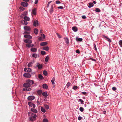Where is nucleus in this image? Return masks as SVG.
I'll return each instance as SVG.
<instances>
[{"instance_id":"nucleus-61","label":"nucleus","mask_w":122,"mask_h":122,"mask_svg":"<svg viewBox=\"0 0 122 122\" xmlns=\"http://www.w3.org/2000/svg\"><path fill=\"white\" fill-rule=\"evenodd\" d=\"M107 39V41H109V42H111V40L110 39L108 38Z\"/></svg>"},{"instance_id":"nucleus-63","label":"nucleus","mask_w":122,"mask_h":122,"mask_svg":"<svg viewBox=\"0 0 122 122\" xmlns=\"http://www.w3.org/2000/svg\"><path fill=\"white\" fill-rule=\"evenodd\" d=\"M49 4H50L49 3H48V4H47V8H48L49 7Z\"/></svg>"},{"instance_id":"nucleus-30","label":"nucleus","mask_w":122,"mask_h":122,"mask_svg":"<svg viewBox=\"0 0 122 122\" xmlns=\"http://www.w3.org/2000/svg\"><path fill=\"white\" fill-rule=\"evenodd\" d=\"M38 77L41 79H44L43 77L41 74H39L38 75Z\"/></svg>"},{"instance_id":"nucleus-19","label":"nucleus","mask_w":122,"mask_h":122,"mask_svg":"<svg viewBox=\"0 0 122 122\" xmlns=\"http://www.w3.org/2000/svg\"><path fill=\"white\" fill-rule=\"evenodd\" d=\"M53 11V5H51V8L50 9V13H51Z\"/></svg>"},{"instance_id":"nucleus-38","label":"nucleus","mask_w":122,"mask_h":122,"mask_svg":"<svg viewBox=\"0 0 122 122\" xmlns=\"http://www.w3.org/2000/svg\"><path fill=\"white\" fill-rule=\"evenodd\" d=\"M32 63L31 62L29 63L28 65V67H30L31 66H32Z\"/></svg>"},{"instance_id":"nucleus-35","label":"nucleus","mask_w":122,"mask_h":122,"mask_svg":"<svg viewBox=\"0 0 122 122\" xmlns=\"http://www.w3.org/2000/svg\"><path fill=\"white\" fill-rule=\"evenodd\" d=\"M42 92V90H39L37 91V93L39 95H41Z\"/></svg>"},{"instance_id":"nucleus-10","label":"nucleus","mask_w":122,"mask_h":122,"mask_svg":"<svg viewBox=\"0 0 122 122\" xmlns=\"http://www.w3.org/2000/svg\"><path fill=\"white\" fill-rule=\"evenodd\" d=\"M21 5L22 6L25 7L27 6L28 5V4L27 3L23 2L21 3Z\"/></svg>"},{"instance_id":"nucleus-48","label":"nucleus","mask_w":122,"mask_h":122,"mask_svg":"<svg viewBox=\"0 0 122 122\" xmlns=\"http://www.w3.org/2000/svg\"><path fill=\"white\" fill-rule=\"evenodd\" d=\"M77 86H74L73 87V89L75 90L76 89H77Z\"/></svg>"},{"instance_id":"nucleus-59","label":"nucleus","mask_w":122,"mask_h":122,"mask_svg":"<svg viewBox=\"0 0 122 122\" xmlns=\"http://www.w3.org/2000/svg\"><path fill=\"white\" fill-rule=\"evenodd\" d=\"M94 47L95 50L96 51L97 50L96 46V45L95 44H94Z\"/></svg>"},{"instance_id":"nucleus-27","label":"nucleus","mask_w":122,"mask_h":122,"mask_svg":"<svg viewBox=\"0 0 122 122\" xmlns=\"http://www.w3.org/2000/svg\"><path fill=\"white\" fill-rule=\"evenodd\" d=\"M34 32L36 34H37L38 32V29L36 28H35L34 30Z\"/></svg>"},{"instance_id":"nucleus-33","label":"nucleus","mask_w":122,"mask_h":122,"mask_svg":"<svg viewBox=\"0 0 122 122\" xmlns=\"http://www.w3.org/2000/svg\"><path fill=\"white\" fill-rule=\"evenodd\" d=\"M119 43L120 46L122 47V40H120L119 41Z\"/></svg>"},{"instance_id":"nucleus-51","label":"nucleus","mask_w":122,"mask_h":122,"mask_svg":"<svg viewBox=\"0 0 122 122\" xmlns=\"http://www.w3.org/2000/svg\"><path fill=\"white\" fill-rule=\"evenodd\" d=\"M41 35V37H42L43 39H44L45 38V36L44 34H42Z\"/></svg>"},{"instance_id":"nucleus-39","label":"nucleus","mask_w":122,"mask_h":122,"mask_svg":"<svg viewBox=\"0 0 122 122\" xmlns=\"http://www.w3.org/2000/svg\"><path fill=\"white\" fill-rule=\"evenodd\" d=\"M41 53L43 55H44L46 54V52L44 51H41Z\"/></svg>"},{"instance_id":"nucleus-11","label":"nucleus","mask_w":122,"mask_h":122,"mask_svg":"<svg viewBox=\"0 0 122 122\" xmlns=\"http://www.w3.org/2000/svg\"><path fill=\"white\" fill-rule=\"evenodd\" d=\"M24 37L26 38L30 39H31L32 38L31 36L29 35H24Z\"/></svg>"},{"instance_id":"nucleus-26","label":"nucleus","mask_w":122,"mask_h":122,"mask_svg":"<svg viewBox=\"0 0 122 122\" xmlns=\"http://www.w3.org/2000/svg\"><path fill=\"white\" fill-rule=\"evenodd\" d=\"M32 13L34 15H36V9H34L32 11Z\"/></svg>"},{"instance_id":"nucleus-8","label":"nucleus","mask_w":122,"mask_h":122,"mask_svg":"<svg viewBox=\"0 0 122 122\" xmlns=\"http://www.w3.org/2000/svg\"><path fill=\"white\" fill-rule=\"evenodd\" d=\"M24 42L26 43L31 44L32 41L31 40L29 39H26L24 40Z\"/></svg>"},{"instance_id":"nucleus-44","label":"nucleus","mask_w":122,"mask_h":122,"mask_svg":"<svg viewBox=\"0 0 122 122\" xmlns=\"http://www.w3.org/2000/svg\"><path fill=\"white\" fill-rule=\"evenodd\" d=\"M45 107V108L47 109H48L49 108V106L48 105H44Z\"/></svg>"},{"instance_id":"nucleus-28","label":"nucleus","mask_w":122,"mask_h":122,"mask_svg":"<svg viewBox=\"0 0 122 122\" xmlns=\"http://www.w3.org/2000/svg\"><path fill=\"white\" fill-rule=\"evenodd\" d=\"M43 50L48 51L49 50V47L48 46L44 47H43Z\"/></svg>"},{"instance_id":"nucleus-1","label":"nucleus","mask_w":122,"mask_h":122,"mask_svg":"<svg viewBox=\"0 0 122 122\" xmlns=\"http://www.w3.org/2000/svg\"><path fill=\"white\" fill-rule=\"evenodd\" d=\"M29 116L30 117H29L30 120L31 121H33L35 120L36 118L37 117L36 114L35 113H33L31 112H29L28 113Z\"/></svg>"},{"instance_id":"nucleus-34","label":"nucleus","mask_w":122,"mask_h":122,"mask_svg":"<svg viewBox=\"0 0 122 122\" xmlns=\"http://www.w3.org/2000/svg\"><path fill=\"white\" fill-rule=\"evenodd\" d=\"M95 11L97 12H100V9L98 8H96Z\"/></svg>"},{"instance_id":"nucleus-16","label":"nucleus","mask_w":122,"mask_h":122,"mask_svg":"<svg viewBox=\"0 0 122 122\" xmlns=\"http://www.w3.org/2000/svg\"><path fill=\"white\" fill-rule=\"evenodd\" d=\"M31 111L32 112H33L35 113H36L37 112V110L34 109V108H31Z\"/></svg>"},{"instance_id":"nucleus-18","label":"nucleus","mask_w":122,"mask_h":122,"mask_svg":"<svg viewBox=\"0 0 122 122\" xmlns=\"http://www.w3.org/2000/svg\"><path fill=\"white\" fill-rule=\"evenodd\" d=\"M47 44V43L46 42H43L41 43L40 44V45L41 46H43L46 45Z\"/></svg>"},{"instance_id":"nucleus-4","label":"nucleus","mask_w":122,"mask_h":122,"mask_svg":"<svg viewBox=\"0 0 122 122\" xmlns=\"http://www.w3.org/2000/svg\"><path fill=\"white\" fill-rule=\"evenodd\" d=\"M26 82H27V83L30 86H31V85H32L34 83L33 81L30 80H26Z\"/></svg>"},{"instance_id":"nucleus-50","label":"nucleus","mask_w":122,"mask_h":122,"mask_svg":"<svg viewBox=\"0 0 122 122\" xmlns=\"http://www.w3.org/2000/svg\"><path fill=\"white\" fill-rule=\"evenodd\" d=\"M56 35L59 38H60L61 37V36L58 33H56Z\"/></svg>"},{"instance_id":"nucleus-13","label":"nucleus","mask_w":122,"mask_h":122,"mask_svg":"<svg viewBox=\"0 0 122 122\" xmlns=\"http://www.w3.org/2000/svg\"><path fill=\"white\" fill-rule=\"evenodd\" d=\"M31 88L30 87H29L28 88H23V90L24 91H29L31 90Z\"/></svg>"},{"instance_id":"nucleus-2","label":"nucleus","mask_w":122,"mask_h":122,"mask_svg":"<svg viewBox=\"0 0 122 122\" xmlns=\"http://www.w3.org/2000/svg\"><path fill=\"white\" fill-rule=\"evenodd\" d=\"M28 104L30 106L32 107L33 108H34L35 107V104L29 102H28Z\"/></svg>"},{"instance_id":"nucleus-17","label":"nucleus","mask_w":122,"mask_h":122,"mask_svg":"<svg viewBox=\"0 0 122 122\" xmlns=\"http://www.w3.org/2000/svg\"><path fill=\"white\" fill-rule=\"evenodd\" d=\"M72 29L74 32H76L77 30V28L76 26H74L72 27Z\"/></svg>"},{"instance_id":"nucleus-3","label":"nucleus","mask_w":122,"mask_h":122,"mask_svg":"<svg viewBox=\"0 0 122 122\" xmlns=\"http://www.w3.org/2000/svg\"><path fill=\"white\" fill-rule=\"evenodd\" d=\"M23 76L25 77L30 78L31 76L30 74L28 73H25L23 75Z\"/></svg>"},{"instance_id":"nucleus-64","label":"nucleus","mask_w":122,"mask_h":122,"mask_svg":"<svg viewBox=\"0 0 122 122\" xmlns=\"http://www.w3.org/2000/svg\"><path fill=\"white\" fill-rule=\"evenodd\" d=\"M29 0H23V1L26 2H28L29 1Z\"/></svg>"},{"instance_id":"nucleus-25","label":"nucleus","mask_w":122,"mask_h":122,"mask_svg":"<svg viewBox=\"0 0 122 122\" xmlns=\"http://www.w3.org/2000/svg\"><path fill=\"white\" fill-rule=\"evenodd\" d=\"M43 87L45 89H47L48 87L47 85L46 84H44L43 85Z\"/></svg>"},{"instance_id":"nucleus-42","label":"nucleus","mask_w":122,"mask_h":122,"mask_svg":"<svg viewBox=\"0 0 122 122\" xmlns=\"http://www.w3.org/2000/svg\"><path fill=\"white\" fill-rule=\"evenodd\" d=\"M49 59V57L48 56H47L45 59V61L46 62H47Z\"/></svg>"},{"instance_id":"nucleus-12","label":"nucleus","mask_w":122,"mask_h":122,"mask_svg":"<svg viewBox=\"0 0 122 122\" xmlns=\"http://www.w3.org/2000/svg\"><path fill=\"white\" fill-rule=\"evenodd\" d=\"M23 86L24 87H25V88H28L30 86V85L28 84L27 82H26V83H25L24 84Z\"/></svg>"},{"instance_id":"nucleus-40","label":"nucleus","mask_w":122,"mask_h":122,"mask_svg":"<svg viewBox=\"0 0 122 122\" xmlns=\"http://www.w3.org/2000/svg\"><path fill=\"white\" fill-rule=\"evenodd\" d=\"M32 71V69L29 68H28V69L27 71V72H31Z\"/></svg>"},{"instance_id":"nucleus-21","label":"nucleus","mask_w":122,"mask_h":122,"mask_svg":"<svg viewBox=\"0 0 122 122\" xmlns=\"http://www.w3.org/2000/svg\"><path fill=\"white\" fill-rule=\"evenodd\" d=\"M42 95L43 96L45 97H47L48 95L47 93L46 92H44L42 93Z\"/></svg>"},{"instance_id":"nucleus-55","label":"nucleus","mask_w":122,"mask_h":122,"mask_svg":"<svg viewBox=\"0 0 122 122\" xmlns=\"http://www.w3.org/2000/svg\"><path fill=\"white\" fill-rule=\"evenodd\" d=\"M82 119V118L81 117H79L78 118V119L79 120H81Z\"/></svg>"},{"instance_id":"nucleus-49","label":"nucleus","mask_w":122,"mask_h":122,"mask_svg":"<svg viewBox=\"0 0 122 122\" xmlns=\"http://www.w3.org/2000/svg\"><path fill=\"white\" fill-rule=\"evenodd\" d=\"M79 101L81 102V104H83V102H84L83 101L82 99H79Z\"/></svg>"},{"instance_id":"nucleus-52","label":"nucleus","mask_w":122,"mask_h":122,"mask_svg":"<svg viewBox=\"0 0 122 122\" xmlns=\"http://www.w3.org/2000/svg\"><path fill=\"white\" fill-rule=\"evenodd\" d=\"M19 8L21 10H22V11L24 10L25 9L24 8H23L21 7H20Z\"/></svg>"},{"instance_id":"nucleus-43","label":"nucleus","mask_w":122,"mask_h":122,"mask_svg":"<svg viewBox=\"0 0 122 122\" xmlns=\"http://www.w3.org/2000/svg\"><path fill=\"white\" fill-rule=\"evenodd\" d=\"M71 83L69 82H68L67 83V84L66 85V86H67V87L68 88V87L70 85Z\"/></svg>"},{"instance_id":"nucleus-46","label":"nucleus","mask_w":122,"mask_h":122,"mask_svg":"<svg viewBox=\"0 0 122 122\" xmlns=\"http://www.w3.org/2000/svg\"><path fill=\"white\" fill-rule=\"evenodd\" d=\"M43 122H48V120L47 119L45 118L43 120Z\"/></svg>"},{"instance_id":"nucleus-56","label":"nucleus","mask_w":122,"mask_h":122,"mask_svg":"<svg viewBox=\"0 0 122 122\" xmlns=\"http://www.w3.org/2000/svg\"><path fill=\"white\" fill-rule=\"evenodd\" d=\"M82 18L83 19H86V16H85V15H83L82 16Z\"/></svg>"},{"instance_id":"nucleus-29","label":"nucleus","mask_w":122,"mask_h":122,"mask_svg":"<svg viewBox=\"0 0 122 122\" xmlns=\"http://www.w3.org/2000/svg\"><path fill=\"white\" fill-rule=\"evenodd\" d=\"M64 39L65 40L66 43L67 44H68L69 43V40L67 38H65Z\"/></svg>"},{"instance_id":"nucleus-6","label":"nucleus","mask_w":122,"mask_h":122,"mask_svg":"<svg viewBox=\"0 0 122 122\" xmlns=\"http://www.w3.org/2000/svg\"><path fill=\"white\" fill-rule=\"evenodd\" d=\"M35 97L33 96H29L28 97V99L29 100L31 101L35 99Z\"/></svg>"},{"instance_id":"nucleus-41","label":"nucleus","mask_w":122,"mask_h":122,"mask_svg":"<svg viewBox=\"0 0 122 122\" xmlns=\"http://www.w3.org/2000/svg\"><path fill=\"white\" fill-rule=\"evenodd\" d=\"M81 112H82L84 111V108L82 107H81L79 108Z\"/></svg>"},{"instance_id":"nucleus-36","label":"nucleus","mask_w":122,"mask_h":122,"mask_svg":"<svg viewBox=\"0 0 122 122\" xmlns=\"http://www.w3.org/2000/svg\"><path fill=\"white\" fill-rule=\"evenodd\" d=\"M43 74L45 76H47V72L45 70L43 71Z\"/></svg>"},{"instance_id":"nucleus-22","label":"nucleus","mask_w":122,"mask_h":122,"mask_svg":"<svg viewBox=\"0 0 122 122\" xmlns=\"http://www.w3.org/2000/svg\"><path fill=\"white\" fill-rule=\"evenodd\" d=\"M24 18L25 20L26 21H29L30 19V18L29 17L26 16L24 17Z\"/></svg>"},{"instance_id":"nucleus-47","label":"nucleus","mask_w":122,"mask_h":122,"mask_svg":"<svg viewBox=\"0 0 122 122\" xmlns=\"http://www.w3.org/2000/svg\"><path fill=\"white\" fill-rule=\"evenodd\" d=\"M56 3L57 4H61V2L59 0H57V1H56Z\"/></svg>"},{"instance_id":"nucleus-57","label":"nucleus","mask_w":122,"mask_h":122,"mask_svg":"<svg viewBox=\"0 0 122 122\" xmlns=\"http://www.w3.org/2000/svg\"><path fill=\"white\" fill-rule=\"evenodd\" d=\"M76 52L77 53H80L79 51L78 50H76Z\"/></svg>"},{"instance_id":"nucleus-45","label":"nucleus","mask_w":122,"mask_h":122,"mask_svg":"<svg viewBox=\"0 0 122 122\" xmlns=\"http://www.w3.org/2000/svg\"><path fill=\"white\" fill-rule=\"evenodd\" d=\"M30 33V32H29L25 31L24 33V34H25L26 35L29 34Z\"/></svg>"},{"instance_id":"nucleus-62","label":"nucleus","mask_w":122,"mask_h":122,"mask_svg":"<svg viewBox=\"0 0 122 122\" xmlns=\"http://www.w3.org/2000/svg\"><path fill=\"white\" fill-rule=\"evenodd\" d=\"M82 93L84 95H85L86 94V92H82Z\"/></svg>"},{"instance_id":"nucleus-14","label":"nucleus","mask_w":122,"mask_h":122,"mask_svg":"<svg viewBox=\"0 0 122 122\" xmlns=\"http://www.w3.org/2000/svg\"><path fill=\"white\" fill-rule=\"evenodd\" d=\"M37 66L38 69H41L42 68V65L41 64H39L38 63H37L36 65Z\"/></svg>"},{"instance_id":"nucleus-58","label":"nucleus","mask_w":122,"mask_h":122,"mask_svg":"<svg viewBox=\"0 0 122 122\" xmlns=\"http://www.w3.org/2000/svg\"><path fill=\"white\" fill-rule=\"evenodd\" d=\"M38 0H36L35 2V4H37L38 2Z\"/></svg>"},{"instance_id":"nucleus-20","label":"nucleus","mask_w":122,"mask_h":122,"mask_svg":"<svg viewBox=\"0 0 122 122\" xmlns=\"http://www.w3.org/2000/svg\"><path fill=\"white\" fill-rule=\"evenodd\" d=\"M76 40L77 41H82V39L81 38H78L77 37L76 38Z\"/></svg>"},{"instance_id":"nucleus-54","label":"nucleus","mask_w":122,"mask_h":122,"mask_svg":"<svg viewBox=\"0 0 122 122\" xmlns=\"http://www.w3.org/2000/svg\"><path fill=\"white\" fill-rule=\"evenodd\" d=\"M112 90L114 91H115L116 89V88L115 87H113L112 88Z\"/></svg>"},{"instance_id":"nucleus-15","label":"nucleus","mask_w":122,"mask_h":122,"mask_svg":"<svg viewBox=\"0 0 122 122\" xmlns=\"http://www.w3.org/2000/svg\"><path fill=\"white\" fill-rule=\"evenodd\" d=\"M89 5L88 6V7L89 8H91L94 5V4L92 2H90L88 4Z\"/></svg>"},{"instance_id":"nucleus-5","label":"nucleus","mask_w":122,"mask_h":122,"mask_svg":"<svg viewBox=\"0 0 122 122\" xmlns=\"http://www.w3.org/2000/svg\"><path fill=\"white\" fill-rule=\"evenodd\" d=\"M24 30L26 31H30L31 30L30 28L29 27L27 26H25L24 27Z\"/></svg>"},{"instance_id":"nucleus-24","label":"nucleus","mask_w":122,"mask_h":122,"mask_svg":"<svg viewBox=\"0 0 122 122\" xmlns=\"http://www.w3.org/2000/svg\"><path fill=\"white\" fill-rule=\"evenodd\" d=\"M31 51L33 52H36V51L37 49L36 48H32L31 49Z\"/></svg>"},{"instance_id":"nucleus-7","label":"nucleus","mask_w":122,"mask_h":122,"mask_svg":"<svg viewBox=\"0 0 122 122\" xmlns=\"http://www.w3.org/2000/svg\"><path fill=\"white\" fill-rule=\"evenodd\" d=\"M34 25L35 26H38V21L37 20H35L33 22Z\"/></svg>"},{"instance_id":"nucleus-9","label":"nucleus","mask_w":122,"mask_h":122,"mask_svg":"<svg viewBox=\"0 0 122 122\" xmlns=\"http://www.w3.org/2000/svg\"><path fill=\"white\" fill-rule=\"evenodd\" d=\"M26 46L28 48H30L33 47L34 46V45L31 43H27L26 44Z\"/></svg>"},{"instance_id":"nucleus-60","label":"nucleus","mask_w":122,"mask_h":122,"mask_svg":"<svg viewBox=\"0 0 122 122\" xmlns=\"http://www.w3.org/2000/svg\"><path fill=\"white\" fill-rule=\"evenodd\" d=\"M90 59H91L92 60V61H96V60L95 59H93L92 58H90Z\"/></svg>"},{"instance_id":"nucleus-53","label":"nucleus","mask_w":122,"mask_h":122,"mask_svg":"<svg viewBox=\"0 0 122 122\" xmlns=\"http://www.w3.org/2000/svg\"><path fill=\"white\" fill-rule=\"evenodd\" d=\"M57 8L58 9H63V7H62V6H60L58 7H57Z\"/></svg>"},{"instance_id":"nucleus-37","label":"nucleus","mask_w":122,"mask_h":122,"mask_svg":"<svg viewBox=\"0 0 122 122\" xmlns=\"http://www.w3.org/2000/svg\"><path fill=\"white\" fill-rule=\"evenodd\" d=\"M32 56L33 57L36 58L37 56V55L36 54H33L32 55Z\"/></svg>"},{"instance_id":"nucleus-23","label":"nucleus","mask_w":122,"mask_h":122,"mask_svg":"<svg viewBox=\"0 0 122 122\" xmlns=\"http://www.w3.org/2000/svg\"><path fill=\"white\" fill-rule=\"evenodd\" d=\"M21 23L27 25L28 24L27 21H25L24 20L21 21Z\"/></svg>"},{"instance_id":"nucleus-31","label":"nucleus","mask_w":122,"mask_h":122,"mask_svg":"<svg viewBox=\"0 0 122 122\" xmlns=\"http://www.w3.org/2000/svg\"><path fill=\"white\" fill-rule=\"evenodd\" d=\"M41 110L42 112L44 113H45L46 112L45 109L42 107L41 108Z\"/></svg>"},{"instance_id":"nucleus-32","label":"nucleus","mask_w":122,"mask_h":122,"mask_svg":"<svg viewBox=\"0 0 122 122\" xmlns=\"http://www.w3.org/2000/svg\"><path fill=\"white\" fill-rule=\"evenodd\" d=\"M55 77H54L52 79V80H51V81L52 82V83L53 84H55L54 81L55 80Z\"/></svg>"}]
</instances>
